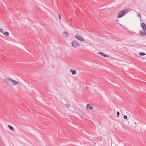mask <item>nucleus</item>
<instances>
[{
    "label": "nucleus",
    "mask_w": 146,
    "mask_h": 146,
    "mask_svg": "<svg viewBox=\"0 0 146 146\" xmlns=\"http://www.w3.org/2000/svg\"><path fill=\"white\" fill-rule=\"evenodd\" d=\"M3 81L6 83L8 84H10L13 86H14L18 84L21 85V84H20L18 82L13 80L9 78H7L4 79L3 80Z\"/></svg>",
    "instance_id": "1"
},
{
    "label": "nucleus",
    "mask_w": 146,
    "mask_h": 146,
    "mask_svg": "<svg viewBox=\"0 0 146 146\" xmlns=\"http://www.w3.org/2000/svg\"><path fill=\"white\" fill-rule=\"evenodd\" d=\"M129 11V10L127 9H125L120 12L117 15V17L118 18H120L122 17L124 15L126 14Z\"/></svg>",
    "instance_id": "2"
},
{
    "label": "nucleus",
    "mask_w": 146,
    "mask_h": 146,
    "mask_svg": "<svg viewBox=\"0 0 146 146\" xmlns=\"http://www.w3.org/2000/svg\"><path fill=\"white\" fill-rule=\"evenodd\" d=\"M71 45L73 47L75 48L78 47L80 46L79 43L75 41H73L72 42Z\"/></svg>",
    "instance_id": "3"
},
{
    "label": "nucleus",
    "mask_w": 146,
    "mask_h": 146,
    "mask_svg": "<svg viewBox=\"0 0 146 146\" xmlns=\"http://www.w3.org/2000/svg\"><path fill=\"white\" fill-rule=\"evenodd\" d=\"M86 107L87 110H88V109L93 110V109H95L94 106L93 105L90 104H87L86 106Z\"/></svg>",
    "instance_id": "4"
},
{
    "label": "nucleus",
    "mask_w": 146,
    "mask_h": 146,
    "mask_svg": "<svg viewBox=\"0 0 146 146\" xmlns=\"http://www.w3.org/2000/svg\"><path fill=\"white\" fill-rule=\"evenodd\" d=\"M76 38L78 40L81 41H83L84 40V38L81 36L78 35H76L75 36Z\"/></svg>",
    "instance_id": "5"
},
{
    "label": "nucleus",
    "mask_w": 146,
    "mask_h": 146,
    "mask_svg": "<svg viewBox=\"0 0 146 146\" xmlns=\"http://www.w3.org/2000/svg\"><path fill=\"white\" fill-rule=\"evenodd\" d=\"M62 35L65 38H67L68 37V35L66 32H64L62 33Z\"/></svg>",
    "instance_id": "6"
},
{
    "label": "nucleus",
    "mask_w": 146,
    "mask_h": 146,
    "mask_svg": "<svg viewBox=\"0 0 146 146\" xmlns=\"http://www.w3.org/2000/svg\"><path fill=\"white\" fill-rule=\"evenodd\" d=\"M98 54L100 55H101L105 57H109V56L108 55H107L103 53L102 52H100L98 53Z\"/></svg>",
    "instance_id": "7"
},
{
    "label": "nucleus",
    "mask_w": 146,
    "mask_h": 146,
    "mask_svg": "<svg viewBox=\"0 0 146 146\" xmlns=\"http://www.w3.org/2000/svg\"><path fill=\"white\" fill-rule=\"evenodd\" d=\"M141 26L142 29L144 31H145L146 30V27L145 24L144 23H142L141 24Z\"/></svg>",
    "instance_id": "8"
},
{
    "label": "nucleus",
    "mask_w": 146,
    "mask_h": 146,
    "mask_svg": "<svg viewBox=\"0 0 146 146\" xmlns=\"http://www.w3.org/2000/svg\"><path fill=\"white\" fill-rule=\"evenodd\" d=\"M8 127L9 129H10L12 131H14V128L11 125H8Z\"/></svg>",
    "instance_id": "9"
},
{
    "label": "nucleus",
    "mask_w": 146,
    "mask_h": 146,
    "mask_svg": "<svg viewBox=\"0 0 146 146\" xmlns=\"http://www.w3.org/2000/svg\"><path fill=\"white\" fill-rule=\"evenodd\" d=\"M140 33L142 35H146V33L145 31H140Z\"/></svg>",
    "instance_id": "10"
},
{
    "label": "nucleus",
    "mask_w": 146,
    "mask_h": 146,
    "mask_svg": "<svg viewBox=\"0 0 146 146\" xmlns=\"http://www.w3.org/2000/svg\"><path fill=\"white\" fill-rule=\"evenodd\" d=\"M70 71L72 73L73 75H74L76 74V71L74 70H71Z\"/></svg>",
    "instance_id": "11"
},
{
    "label": "nucleus",
    "mask_w": 146,
    "mask_h": 146,
    "mask_svg": "<svg viewBox=\"0 0 146 146\" xmlns=\"http://www.w3.org/2000/svg\"><path fill=\"white\" fill-rule=\"evenodd\" d=\"M3 34L6 36H8L9 35V33L7 32H6L5 33H3Z\"/></svg>",
    "instance_id": "12"
},
{
    "label": "nucleus",
    "mask_w": 146,
    "mask_h": 146,
    "mask_svg": "<svg viewBox=\"0 0 146 146\" xmlns=\"http://www.w3.org/2000/svg\"><path fill=\"white\" fill-rule=\"evenodd\" d=\"M139 55L140 56H144L145 55V53L140 52L139 53Z\"/></svg>",
    "instance_id": "13"
},
{
    "label": "nucleus",
    "mask_w": 146,
    "mask_h": 146,
    "mask_svg": "<svg viewBox=\"0 0 146 146\" xmlns=\"http://www.w3.org/2000/svg\"><path fill=\"white\" fill-rule=\"evenodd\" d=\"M65 106L68 109L69 107L70 106V105L68 104H66L65 105Z\"/></svg>",
    "instance_id": "14"
},
{
    "label": "nucleus",
    "mask_w": 146,
    "mask_h": 146,
    "mask_svg": "<svg viewBox=\"0 0 146 146\" xmlns=\"http://www.w3.org/2000/svg\"><path fill=\"white\" fill-rule=\"evenodd\" d=\"M137 17L139 18L140 19H141V15L140 14H138L137 15Z\"/></svg>",
    "instance_id": "15"
},
{
    "label": "nucleus",
    "mask_w": 146,
    "mask_h": 146,
    "mask_svg": "<svg viewBox=\"0 0 146 146\" xmlns=\"http://www.w3.org/2000/svg\"><path fill=\"white\" fill-rule=\"evenodd\" d=\"M117 117H118L119 115V113L118 111L117 112Z\"/></svg>",
    "instance_id": "16"
},
{
    "label": "nucleus",
    "mask_w": 146,
    "mask_h": 146,
    "mask_svg": "<svg viewBox=\"0 0 146 146\" xmlns=\"http://www.w3.org/2000/svg\"><path fill=\"white\" fill-rule=\"evenodd\" d=\"M123 118L125 119H127V117L126 115H124L123 116Z\"/></svg>",
    "instance_id": "17"
},
{
    "label": "nucleus",
    "mask_w": 146,
    "mask_h": 146,
    "mask_svg": "<svg viewBox=\"0 0 146 146\" xmlns=\"http://www.w3.org/2000/svg\"><path fill=\"white\" fill-rule=\"evenodd\" d=\"M3 29H0V32H1L2 33H3V32L2 31Z\"/></svg>",
    "instance_id": "18"
},
{
    "label": "nucleus",
    "mask_w": 146,
    "mask_h": 146,
    "mask_svg": "<svg viewBox=\"0 0 146 146\" xmlns=\"http://www.w3.org/2000/svg\"><path fill=\"white\" fill-rule=\"evenodd\" d=\"M58 16H59V19H60L61 20L60 15L59 14Z\"/></svg>",
    "instance_id": "19"
},
{
    "label": "nucleus",
    "mask_w": 146,
    "mask_h": 146,
    "mask_svg": "<svg viewBox=\"0 0 146 146\" xmlns=\"http://www.w3.org/2000/svg\"><path fill=\"white\" fill-rule=\"evenodd\" d=\"M79 116L80 117H81L82 119H83V117H82V116H80V115H79Z\"/></svg>",
    "instance_id": "20"
}]
</instances>
